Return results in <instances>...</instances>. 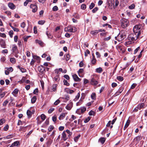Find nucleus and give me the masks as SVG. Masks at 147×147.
I'll return each mask as SVG.
<instances>
[{"label":"nucleus","mask_w":147,"mask_h":147,"mask_svg":"<svg viewBox=\"0 0 147 147\" xmlns=\"http://www.w3.org/2000/svg\"><path fill=\"white\" fill-rule=\"evenodd\" d=\"M12 50L13 53H18V47L16 45H13L12 46Z\"/></svg>","instance_id":"nucleus-10"},{"label":"nucleus","mask_w":147,"mask_h":147,"mask_svg":"<svg viewBox=\"0 0 147 147\" xmlns=\"http://www.w3.org/2000/svg\"><path fill=\"white\" fill-rule=\"evenodd\" d=\"M81 9L84 10L86 8V5L85 4H83L81 6Z\"/></svg>","instance_id":"nucleus-51"},{"label":"nucleus","mask_w":147,"mask_h":147,"mask_svg":"<svg viewBox=\"0 0 147 147\" xmlns=\"http://www.w3.org/2000/svg\"><path fill=\"white\" fill-rule=\"evenodd\" d=\"M66 91L69 94H72L74 92V91L72 90H70L68 88H67L66 89Z\"/></svg>","instance_id":"nucleus-29"},{"label":"nucleus","mask_w":147,"mask_h":147,"mask_svg":"<svg viewBox=\"0 0 147 147\" xmlns=\"http://www.w3.org/2000/svg\"><path fill=\"white\" fill-rule=\"evenodd\" d=\"M26 130V127H24V126L20 127V128L19 129L20 131H25Z\"/></svg>","instance_id":"nucleus-26"},{"label":"nucleus","mask_w":147,"mask_h":147,"mask_svg":"<svg viewBox=\"0 0 147 147\" xmlns=\"http://www.w3.org/2000/svg\"><path fill=\"white\" fill-rule=\"evenodd\" d=\"M90 52L89 51L88 49H87L85 53V55L86 56H87L88 55V54H90Z\"/></svg>","instance_id":"nucleus-59"},{"label":"nucleus","mask_w":147,"mask_h":147,"mask_svg":"<svg viewBox=\"0 0 147 147\" xmlns=\"http://www.w3.org/2000/svg\"><path fill=\"white\" fill-rule=\"evenodd\" d=\"M126 37L125 31L124 30L120 31L117 36L115 37V39L119 41L123 40Z\"/></svg>","instance_id":"nucleus-2"},{"label":"nucleus","mask_w":147,"mask_h":147,"mask_svg":"<svg viewBox=\"0 0 147 147\" xmlns=\"http://www.w3.org/2000/svg\"><path fill=\"white\" fill-rule=\"evenodd\" d=\"M13 137V135L12 134H11L7 136H6V138L7 139H10L12 138Z\"/></svg>","instance_id":"nucleus-50"},{"label":"nucleus","mask_w":147,"mask_h":147,"mask_svg":"<svg viewBox=\"0 0 147 147\" xmlns=\"http://www.w3.org/2000/svg\"><path fill=\"white\" fill-rule=\"evenodd\" d=\"M30 8L32 9V12L33 13H35L36 11L37 10V7L36 5L33 4H31L30 6Z\"/></svg>","instance_id":"nucleus-7"},{"label":"nucleus","mask_w":147,"mask_h":147,"mask_svg":"<svg viewBox=\"0 0 147 147\" xmlns=\"http://www.w3.org/2000/svg\"><path fill=\"white\" fill-rule=\"evenodd\" d=\"M41 119L43 120H44L46 118V116L44 114H42L41 115Z\"/></svg>","instance_id":"nucleus-38"},{"label":"nucleus","mask_w":147,"mask_h":147,"mask_svg":"<svg viewBox=\"0 0 147 147\" xmlns=\"http://www.w3.org/2000/svg\"><path fill=\"white\" fill-rule=\"evenodd\" d=\"M65 131L69 135L68 136V137H70L72 134V132H70L69 130H66Z\"/></svg>","instance_id":"nucleus-43"},{"label":"nucleus","mask_w":147,"mask_h":147,"mask_svg":"<svg viewBox=\"0 0 147 147\" xmlns=\"http://www.w3.org/2000/svg\"><path fill=\"white\" fill-rule=\"evenodd\" d=\"M5 120L4 118H2L0 119V125H1L5 123Z\"/></svg>","instance_id":"nucleus-34"},{"label":"nucleus","mask_w":147,"mask_h":147,"mask_svg":"<svg viewBox=\"0 0 147 147\" xmlns=\"http://www.w3.org/2000/svg\"><path fill=\"white\" fill-rule=\"evenodd\" d=\"M58 9V8L57 6H54L53 8V10L54 11H57Z\"/></svg>","instance_id":"nucleus-61"},{"label":"nucleus","mask_w":147,"mask_h":147,"mask_svg":"<svg viewBox=\"0 0 147 147\" xmlns=\"http://www.w3.org/2000/svg\"><path fill=\"white\" fill-rule=\"evenodd\" d=\"M73 105V102H71L69 104L67 105L65 107V108L67 110H70L72 108Z\"/></svg>","instance_id":"nucleus-11"},{"label":"nucleus","mask_w":147,"mask_h":147,"mask_svg":"<svg viewBox=\"0 0 147 147\" xmlns=\"http://www.w3.org/2000/svg\"><path fill=\"white\" fill-rule=\"evenodd\" d=\"M116 48L118 51H121L122 50V48L121 46H117Z\"/></svg>","instance_id":"nucleus-63"},{"label":"nucleus","mask_w":147,"mask_h":147,"mask_svg":"<svg viewBox=\"0 0 147 147\" xmlns=\"http://www.w3.org/2000/svg\"><path fill=\"white\" fill-rule=\"evenodd\" d=\"M135 7V5L134 4H131V5L129 6V9H134Z\"/></svg>","instance_id":"nucleus-52"},{"label":"nucleus","mask_w":147,"mask_h":147,"mask_svg":"<svg viewBox=\"0 0 147 147\" xmlns=\"http://www.w3.org/2000/svg\"><path fill=\"white\" fill-rule=\"evenodd\" d=\"M105 139L104 138H101L99 140V141L101 143L103 144L105 142Z\"/></svg>","instance_id":"nucleus-23"},{"label":"nucleus","mask_w":147,"mask_h":147,"mask_svg":"<svg viewBox=\"0 0 147 147\" xmlns=\"http://www.w3.org/2000/svg\"><path fill=\"white\" fill-rule=\"evenodd\" d=\"M73 78L74 80L76 82H79L81 80L80 79L78 76L76 74L72 75Z\"/></svg>","instance_id":"nucleus-12"},{"label":"nucleus","mask_w":147,"mask_h":147,"mask_svg":"<svg viewBox=\"0 0 147 147\" xmlns=\"http://www.w3.org/2000/svg\"><path fill=\"white\" fill-rule=\"evenodd\" d=\"M128 121H127V122L126 123L124 127V129H126L129 126V121H129L128 122Z\"/></svg>","instance_id":"nucleus-47"},{"label":"nucleus","mask_w":147,"mask_h":147,"mask_svg":"<svg viewBox=\"0 0 147 147\" xmlns=\"http://www.w3.org/2000/svg\"><path fill=\"white\" fill-rule=\"evenodd\" d=\"M57 84H53L52 86V88L50 91L51 92L53 91H55L57 90Z\"/></svg>","instance_id":"nucleus-15"},{"label":"nucleus","mask_w":147,"mask_h":147,"mask_svg":"<svg viewBox=\"0 0 147 147\" xmlns=\"http://www.w3.org/2000/svg\"><path fill=\"white\" fill-rule=\"evenodd\" d=\"M53 129V126L50 125L48 129V130L49 131H51Z\"/></svg>","instance_id":"nucleus-58"},{"label":"nucleus","mask_w":147,"mask_h":147,"mask_svg":"<svg viewBox=\"0 0 147 147\" xmlns=\"http://www.w3.org/2000/svg\"><path fill=\"white\" fill-rule=\"evenodd\" d=\"M63 82L64 83V84L65 85H66L67 86H69V84L68 82V81L67 80L64 79L63 81Z\"/></svg>","instance_id":"nucleus-33"},{"label":"nucleus","mask_w":147,"mask_h":147,"mask_svg":"<svg viewBox=\"0 0 147 147\" xmlns=\"http://www.w3.org/2000/svg\"><path fill=\"white\" fill-rule=\"evenodd\" d=\"M91 98L92 100H95L96 99V95L95 93H93L91 95Z\"/></svg>","instance_id":"nucleus-27"},{"label":"nucleus","mask_w":147,"mask_h":147,"mask_svg":"<svg viewBox=\"0 0 147 147\" xmlns=\"http://www.w3.org/2000/svg\"><path fill=\"white\" fill-rule=\"evenodd\" d=\"M45 22L44 20H40L38 22V23L39 24L43 25L45 23Z\"/></svg>","instance_id":"nucleus-48"},{"label":"nucleus","mask_w":147,"mask_h":147,"mask_svg":"<svg viewBox=\"0 0 147 147\" xmlns=\"http://www.w3.org/2000/svg\"><path fill=\"white\" fill-rule=\"evenodd\" d=\"M10 61L12 63L14 64L16 62V60L14 58H11L10 59Z\"/></svg>","instance_id":"nucleus-36"},{"label":"nucleus","mask_w":147,"mask_h":147,"mask_svg":"<svg viewBox=\"0 0 147 147\" xmlns=\"http://www.w3.org/2000/svg\"><path fill=\"white\" fill-rule=\"evenodd\" d=\"M139 37V36H138L137 34L136 33L130 34L128 37L127 39L128 41L125 42V45L127 46L128 45L131 44L132 42H133L134 41L136 40Z\"/></svg>","instance_id":"nucleus-1"},{"label":"nucleus","mask_w":147,"mask_h":147,"mask_svg":"<svg viewBox=\"0 0 147 147\" xmlns=\"http://www.w3.org/2000/svg\"><path fill=\"white\" fill-rule=\"evenodd\" d=\"M8 6L9 7L12 9H15V6L13 3H9L8 4Z\"/></svg>","instance_id":"nucleus-16"},{"label":"nucleus","mask_w":147,"mask_h":147,"mask_svg":"<svg viewBox=\"0 0 147 147\" xmlns=\"http://www.w3.org/2000/svg\"><path fill=\"white\" fill-rule=\"evenodd\" d=\"M52 119L53 121L55 122L57 120V116L56 115H55L52 117Z\"/></svg>","instance_id":"nucleus-46"},{"label":"nucleus","mask_w":147,"mask_h":147,"mask_svg":"<svg viewBox=\"0 0 147 147\" xmlns=\"http://www.w3.org/2000/svg\"><path fill=\"white\" fill-rule=\"evenodd\" d=\"M98 8L97 7H95L92 10V12L93 13H95L98 10Z\"/></svg>","instance_id":"nucleus-53"},{"label":"nucleus","mask_w":147,"mask_h":147,"mask_svg":"<svg viewBox=\"0 0 147 147\" xmlns=\"http://www.w3.org/2000/svg\"><path fill=\"white\" fill-rule=\"evenodd\" d=\"M67 114L66 113H62L61 114L59 118V120H61L63 119L65 117V115Z\"/></svg>","instance_id":"nucleus-18"},{"label":"nucleus","mask_w":147,"mask_h":147,"mask_svg":"<svg viewBox=\"0 0 147 147\" xmlns=\"http://www.w3.org/2000/svg\"><path fill=\"white\" fill-rule=\"evenodd\" d=\"M77 28L74 27L68 26L65 28V31L69 32H75L77 31Z\"/></svg>","instance_id":"nucleus-5"},{"label":"nucleus","mask_w":147,"mask_h":147,"mask_svg":"<svg viewBox=\"0 0 147 147\" xmlns=\"http://www.w3.org/2000/svg\"><path fill=\"white\" fill-rule=\"evenodd\" d=\"M80 137V135H79L75 137L74 138V140L75 141V142H76L78 139Z\"/></svg>","instance_id":"nucleus-42"},{"label":"nucleus","mask_w":147,"mask_h":147,"mask_svg":"<svg viewBox=\"0 0 147 147\" xmlns=\"http://www.w3.org/2000/svg\"><path fill=\"white\" fill-rule=\"evenodd\" d=\"M8 102H9V101L7 100H5L4 102L3 103V106L4 107L6 106V105H7L8 103Z\"/></svg>","instance_id":"nucleus-39"},{"label":"nucleus","mask_w":147,"mask_h":147,"mask_svg":"<svg viewBox=\"0 0 147 147\" xmlns=\"http://www.w3.org/2000/svg\"><path fill=\"white\" fill-rule=\"evenodd\" d=\"M45 70V68L43 65H40L38 67V70L40 72L43 73Z\"/></svg>","instance_id":"nucleus-8"},{"label":"nucleus","mask_w":147,"mask_h":147,"mask_svg":"<svg viewBox=\"0 0 147 147\" xmlns=\"http://www.w3.org/2000/svg\"><path fill=\"white\" fill-rule=\"evenodd\" d=\"M117 79L120 81H122L123 80V77L120 76H117Z\"/></svg>","instance_id":"nucleus-31"},{"label":"nucleus","mask_w":147,"mask_h":147,"mask_svg":"<svg viewBox=\"0 0 147 147\" xmlns=\"http://www.w3.org/2000/svg\"><path fill=\"white\" fill-rule=\"evenodd\" d=\"M6 92H4L1 93V94H0V95L1 97V98H3L5 96Z\"/></svg>","instance_id":"nucleus-55"},{"label":"nucleus","mask_w":147,"mask_h":147,"mask_svg":"<svg viewBox=\"0 0 147 147\" xmlns=\"http://www.w3.org/2000/svg\"><path fill=\"white\" fill-rule=\"evenodd\" d=\"M32 113L31 112V111L29 110H28L27 112V114L28 117H31V116L32 115Z\"/></svg>","instance_id":"nucleus-25"},{"label":"nucleus","mask_w":147,"mask_h":147,"mask_svg":"<svg viewBox=\"0 0 147 147\" xmlns=\"http://www.w3.org/2000/svg\"><path fill=\"white\" fill-rule=\"evenodd\" d=\"M86 110V108L84 107H81L78 109V111H80L81 113H83Z\"/></svg>","instance_id":"nucleus-22"},{"label":"nucleus","mask_w":147,"mask_h":147,"mask_svg":"<svg viewBox=\"0 0 147 147\" xmlns=\"http://www.w3.org/2000/svg\"><path fill=\"white\" fill-rule=\"evenodd\" d=\"M35 42L37 43H38L40 46L43 45V43L41 41L38 40H36Z\"/></svg>","instance_id":"nucleus-30"},{"label":"nucleus","mask_w":147,"mask_h":147,"mask_svg":"<svg viewBox=\"0 0 147 147\" xmlns=\"http://www.w3.org/2000/svg\"><path fill=\"white\" fill-rule=\"evenodd\" d=\"M80 96V94L79 93H78L77 95L76 96L75 98L74 99V100L76 101L79 99Z\"/></svg>","instance_id":"nucleus-44"},{"label":"nucleus","mask_w":147,"mask_h":147,"mask_svg":"<svg viewBox=\"0 0 147 147\" xmlns=\"http://www.w3.org/2000/svg\"><path fill=\"white\" fill-rule=\"evenodd\" d=\"M98 83V82L94 78H92L91 79L90 84L93 86H96Z\"/></svg>","instance_id":"nucleus-6"},{"label":"nucleus","mask_w":147,"mask_h":147,"mask_svg":"<svg viewBox=\"0 0 147 147\" xmlns=\"http://www.w3.org/2000/svg\"><path fill=\"white\" fill-rule=\"evenodd\" d=\"M0 44L2 47L3 48H5L6 46V44L5 41L2 39L0 40Z\"/></svg>","instance_id":"nucleus-13"},{"label":"nucleus","mask_w":147,"mask_h":147,"mask_svg":"<svg viewBox=\"0 0 147 147\" xmlns=\"http://www.w3.org/2000/svg\"><path fill=\"white\" fill-rule=\"evenodd\" d=\"M0 36L3 38H5L6 35L5 33H2L0 32Z\"/></svg>","instance_id":"nucleus-64"},{"label":"nucleus","mask_w":147,"mask_h":147,"mask_svg":"<svg viewBox=\"0 0 147 147\" xmlns=\"http://www.w3.org/2000/svg\"><path fill=\"white\" fill-rule=\"evenodd\" d=\"M96 71L98 73H100L102 71V68L100 67L98 68H97L96 69Z\"/></svg>","instance_id":"nucleus-28"},{"label":"nucleus","mask_w":147,"mask_h":147,"mask_svg":"<svg viewBox=\"0 0 147 147\" xmlns=\"http://www.w3.org/2000/svg\"><path fill=\"white\" fill-rule=\"evenodd\" d=\"M12 28L14 31L18 32L19 31V29L18 28H15L13 27H12Z\"/></svg>","instance_id":"nucleus-60"},{"label":"nucleus","mask_w":147,"mask_h":147,"mask_svg":"<svg viewBox=\"0 0 147 147\" xmlns=\"http://www.w3.org/2000/svg\"><path fill=\"white\" fill-rule=\"evenodd\" d=\"M95 112L91 110L90 111L89 113V115L90 116H92V115H94V114Z\"/></svg>","instance_id":"nucleus-62"},{"label":"nucleus","mask_w":147,"mask_h":147,"mask_svg":"<svg viewBox=\"0 0 147 147\" xmlns=\"http://www.w3.org/2000/svg\"><path fill=\"white\" fill-rule=\"evenodd\" d=\"M121 27L123 28H125L129 24V21L127 19L125 18L122 19L121 20Z\"/></svg>","instance_id":"nucleus-4"},{"label":"nucleus","mask_w":147,"mask_h":147,"mask_svg":"<svg viewBox=\"0 0 147 147\" xmlns=\"http://www.w3.org/2000/svg\"><path fill=\"white\" fill-rule=\"evenodd\" d=\"M73 16L77 19H79L80 18V16L78 14H75L73 15Z\"/></svg>","instance_id":"nucleus-41"},{"label":"nucleus","mask_w":147,"mask_h":147,"mask_svg":"<svg viewBox=\"0 0 147 147\" xmlns=\"http://www.w3.org/2000/svg\"><path fill=\"white\" fill-rule=\"evenodd\" d=\"M54 110V108H51L48 111V113H51Z\"/></svg>","instance_id":"nucleus-56"},{"label":"nucleus","mask_w":147,"mask_h":147,"mask_svg":"<svg viewBox=\"0 0 147 147\" xmlns=\"http://www.w3.org/2000/svg\"><path fill=\"white\" fill-rule=\"evenodd\" d=\"M36 100V96H34L31 99V101L32 103H35Z\"/></svg>","instance_id":"nucleus-24"},{"label":"nucleus","mask_w":147,"mask_h":147,"mask_svg":"<svg viewBox=\"0 0 147 147\" xmlns=\"http://www.w3.org/2000/svg\"><path fill=\"white\" fill-rule=\"evenodd\" d=\"M54 81L56 82H58L60 80V78L59 76L58 75H57L55 76L53 78Z\"/></svg>","instance_id":"nucleus-20"},{"label":"nucleus","mask_w":147,"mask_h":147,"mask_svg":"<svg viewBox=\"0 0 147 147\" xmlns=\"http://www.w3.org/2000/svg\"><path fill=\"white\" fill-rule=\"evenodd\" d=\"M20 143L18 141H16L12 143L9 147H13L14 146H20Z\"/></svg>","instance_id":"nucleus-9"},{"label":"nucleus","mask_w":147,"mask_h":147,"mask_svg":"<svg viewBox=\"0 0 147 147\" xmlns=\"http://www.w3.org/2000/svg\"><path fill=\"white\" fill-rule=\"evenodd\" d=\"M9 34L11 38H12L13 37V31L12 30H11L9 32Z\"/></svg>","instance_id":"nucleus-40"},{"label":"nucleus","mask_w":147,"mask_h":147,"mask_svg":"<svg viewBox=\"0 0 147 147\" xmlns=\"http://www.w3.org/2000/svg\"><path fill=\"white\" fill-rule=\"evenodd\" d=\"M95 4L94 3H91L89 6V8L90 9H92L94 6Z\"/></svg>","instance_id":"nucleus-45"},{"label":"nucleus","mask_w":147,"mask_h":147,"mask_svg":"<svg viewBox=\"0 0 147 147\" xmlns=\"http://www.w3.org/2000/svg\"><path fill=\"white\" fill-rule=\"evenodd\" d=\"M142 139V137L141 136H138L136 137L134 139V140L136 141L137 143H138L139 142L140 140Z\"/></svg>","instance_id":"nucleus-19"},{"label":"nucleus","mask_w":147,"mask_h":147,"mask_svg":"<svg viewBox=\"0 0 147 147\" xmlns=\"http://www.w3.org/2000/svg\"><path fill=\"white\" fill-rule=\"evenodd\" d=\"M70 56L69 54H67L66 55L65 60L66 61L69 60L70 59Z\"/></svg>","instance_id":"nucleus-57"},{"label":"nucleus","mask_w":147,"mask_h":147,"mask_svg":"<svg viewBox=\"0 0 147 147\" xmlns=\"http://www.w3.org/2000/svg\"><path fill=\"white\" fill-rule=\"evenodd\" d=\"M9 126L8 124H7L3 128V130L4 131H7L9 129Z\"/></svg>","instance_id":"nucleus-37"},{"label":"nucleus","mask_w":147,"mask_h":147,"mask_svg":"<svg viewBox=\"0 0 147 147\" xmlns=\"http://www.w3.org/2000/svg\"><path fill=\"white\" fill-rule=\"evenodd\" d=\"M62 138L63 139L64 141L66 140L67 138V137L66 135L65 134V131H64L63 132V133H62Z\"/></svg>","instance_id":"nucleus-17"},{"label":"nucleus","mask_w":147,"mask_h":147,"mask_svg":"<svg viewBox=\"0 0 147 147\" xmlns=\"http://www.w3.org/2000/svg\"><path fill=\"white\" fill-rule=\"evenodd\" d=\"M18 91H19V90L18 89H17V88L15 89L14 90V91H13V92H12V93H14L15 94H17L18 93Z\"/></svg>","instance_id":"nucleus-49"},{"label":"nucleus","mask_w":147,"mask_h":147,"mask_svg":"<svg viewBox=\"0 0 147 147\" xmlns=\"http://www.w3.org/2000/svg\"><path fill=\"white\" fill-rule=\"evenodd\" d=\"M141 26L140 25H136L134 28L133 31L134 33L137 34L138 36H140L141 34Z\"/></svg>","instance_id":"nucleus-3"},{"label":"nucleus","mask_w":147,"mask_h":147,"mask_svg":"<svg viewBox=\"0 0 147 147\" xmlns=\"http://www.w3.org/2000/svg\"><path fill=\"white\" fill-rule=\"evenodd\" d=\"M91 117H88L87 118H86L84 120V122L85 123H87L90 119Z\"/></svg>","instance_id":"nucleus-35"},{"label":"nucleus","mask_w":147,"mask_h":147,"mask_svg":"<svg viewBox=\"0 0 147 147\" xmlns=\"http://www.w3.org/2000/svg\"><path fill=\"white\" fill-rule=\"evenodd\" d=\"M98 32V30H96L95 31H92L91 32V34L93 35H95Z\"/></svg>","instance_id":"nucleus-32"},{"label":"nucleus","mask_w":147,"mask_h":147,"mask_svg":"<svg viewBox=\"0 0 147 147\" xmlns=\"http://www.w3.org/2000/svg\"><path fill=\"white\" fill-rule=\"evenodd\" d=\"M96 60L95 58H92L91 61L92 63L93 64H95L96 63Z\"/></svg>","instance_id":"nucleus-54"},{"label":"nucleus","mask_w":147,"mask_h":147,"mask_svg":"<svg viewBox=\"0 0 147 147\" xmlns=\"http://www.w3.org/2000/svg\"><path fill=\"white\" fill-rule=\"evenodd\" d=\"M139 109L140 110L141 109L144 108V103H142L139 104L137 106Z\"/></svg>","instance_id":"nucleus-21"},{"label":"nucleus","mask_w":147,"mask_h":147,"mask_svg":"<svg viewBox=\"0 0 147 147\" xmlns=\"http://www.w3.org/2000/svg\"><path fill=\"white\" fill-rule=\"evenodd\" d=\"M53 142V140L51 139H49L46 143L47 147H49Z\"/></svg>","instance_id":"nucleus-14"}]
</instances>
